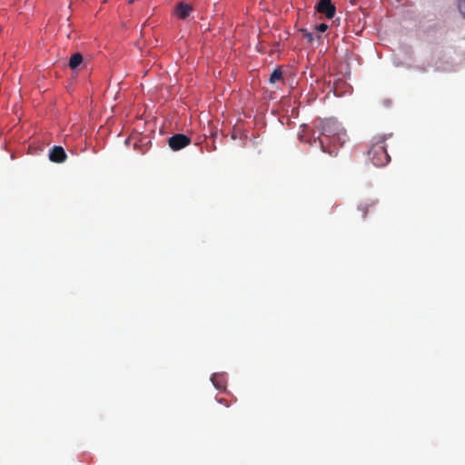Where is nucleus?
Segmentation results:
<instances>
[{
	"instance_id": "obj_8",
	"label": "nucleus",
	"mask_w": 465,
	"mask_h": 465,
	"mask_svg": "<svg viewBox=\"0 0 465 465\" xmlns=\"http://www.w3.org/2000/svg\"><path fill=\"white\" fill-rule=\"evenodd\" d=\"M83 63V55L80 53L74 54L69 60V67L75 70Z\"/></svg>"
},
{
	"instance_id": "obj_3",
	"label": "nucleus",
	"mask_w": 465,
	"mask_h": 465,
	"mask_svg": "<svg viewBox=\"0 0 465 465\" xmlns=\"http://www.w3.org/2000/svg\"><path fill=\"white\" fill-rule=\"evenodd\" d=\"M191 143V139L183 134H176L168 139V144L173 151L181 150Z\"/></svg>"
},
{
	"instance_id": "obj_1",
	"label": "nucleus",
	"mask_w": 465,
	"mask_h": 465,
	"mask_svg": "<svg viewBox=\"0 0 465 465\" xmlns=\"http://www.w3.org/2000/svg\"><path fill=\"white\" fill-rule=\"evenodd\" d=\"M302 131L299 134L300 141L311 144L318 143L322 151L331 156H336L339 148L348 140L345 129L332 118L315 120L313 122L314 130L312 131L310 138L306 133L309 127L307 125H302Z\"/></svg>"
},
{
	"instance_id": "obj_7",
	"label": "nucleus",
	"mask_w": 465,
	"mask_h": 465,
	"mask_svg": "<svg viewBox=\"0 0 465 465\" xmlns=\"http://www.w3.org/2000/svg\"><path fill=\"white\" fill-rule=\"evenodd\" d=\"M375 206L376 202L374 201L365 202L359 204L358 211L361 213V218L365 219L369 213H372L374 211Z\"/></svg>"
},
{
	"instance_id": "obj_5",
	"label": "nucleus",
	"mask_w": 465,
	"mask_h": 465,
	"mask_svg": "<svg viewBox=\"0 0 465 465\" xmlns=\"http://www.w3.org/2000/svg\"><path fill=\"white\" fill-rule=\"evenodd\" d=\"M316 9L320 14L325 15L328 19L334 17L336 12V8L331 0H321Z\"/></svg>"
},
{
	"instance_id": "obj_11",
	"label": "nucleus",
	"mask_w": 465,
	"mask_h": 465,
	"mask_svg": "<svg viewBox=\"0 0 465 465\" xmlns=\"http://www.w3.org/2000/svg\"><path fill=\"white\" fill-rule=\"evenodd\" d=\"M457 8L463 18H465V0H458Z\"/></svg>"
},
{
	"instance_id": "obj_13",
	"label": "nucleus",
	"mask_w": 465,
	"mask_h": 465,
	"mask_svg": "<svg viewBox=\"0 0 465 465\" xmlns=\"http://www.w3.org/2000/svg\"><path fill=\"white\" fill-rule=\"evenodd\" d=\"M328 28V25L326 24H320L318 25L315 26V30L319 33H323L327 30Z\"/></svg>"
},
{
	"instance_id": "obj_10",
	"label": "nucleus",
	"mask_w": 465,
	"mask_h": 465,
	"mask_svg": "<svg viewBox=\"0 0 465 465\" xmlns=\"http://www.w3.org/2000/svg\"><path fill=\"white\" fill-rule=\"evenodd\" d=\"M282 79V72L280 68H276L271 74L270 83L275 84L276 82Z\"/></svg>"
},
{
	"instance_id": "obj_9",
	"label": "nucleus",
	"mask_w": 465,
	"mask_h": 465,
	"mask_svg": "<svg viewBox=\"0 0 465 465\" xmlns=\"http://www.w3.org/2000/svg\"><path fill=\"white\" fill-rule=\"evenodd\" d=\"M223 376L219 374H213L211 378L213 384L219 390H223L225 388L224 382L223 381Z\"/></svg>"
},
{
	"instance_id": "obj_2",
	"label": "nucleus",
	"mask_w": 465,
	"mask_h": 465,
	"mask_svg": "<svg viewBox=\"0 0 465 465\" xmlns=\"http://www.w3.org/2000/svg\"><path fill=\"white\" fill-rule=\"evenodd\" d=\"M387 135L385 134L376 135L372 138L371 147L368 151V158L376 167H383L391 161L385 145Z\"/></svg>"
},
{
	"instance_id": "obj_6",
	"label": "nucleus",
	"mask_w": 465,
	"mask_h": 465,
	"mask_svg": "<svg viewBox=\"0 0 465 465\" xmlns=\"http://www.w3.org/2000/svg\"><path fill=\"white\" fill-rule=\"evenodd\" d=\"M50 161L54 163H64L66 159V153L62 146H54L49 153Z\"/></svg>"
},
{
	"instance_id": "obj_4",
	"label": "nucleus",
	"mask_w": 465,
	"mask_h": 465,
	"mask_svg": "<svg viewBox=\"0 0 465 465\" xmlns=\"http://www.w3.org/2000/svg\"><path fill=\"white\" fill-rule=\"evenodd\" d=\"M193 11V7L191 4L186 2H179L177 3L173 12V15L180 20H185L190 16Z\"/></svg>"
},
{
	"instance_id": "obj_12",
	"label": "nucleus",
	"mask_w": 465,
	"mask_h": 465,
	"mask_svg": "<svg viewBox=\"0 0 465 465\" xmlns=\"http://www.w3.org/2000/svg\"><path fill=\"white\" fill-rule=\"evenodd\" d=\"M300 32L302 34V36L307 38L308 42L311 43L313 41L312 34L309 32L307 29H301Z\"/></svg>"
}]
</instances>
